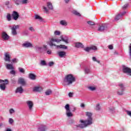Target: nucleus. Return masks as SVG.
<instances>
[{"mask_svg":"<svg viewBox=\"0 0 131 131\" xmlns=\"http://www.w3.org/2000/svg\"><path fill=\"white\" fill-rule=\"evenodd\" d=\"M110 112H112V113L114 112V111H115V108H114L113 107H110Z\"/></svg>","mask_w":131,"mask_h":131,"instance_id":"obj_44","label":"nucleus"},{"mask_svg":"<svg viewBox=\"0 0 131 131\" xmlns=\"http://www.w3.org/2000/svg\"><path fill=\"white\" fill-rule=\"evenodd\" d=\"M22 46L24 48H32V43L28 41H26L23 44Z\"/></svg>","mask_w":131,"mask_h":131,"instance_id":"obj_14","label":"nucleus"},{"mask_svg":"<svg viewBox=\"0 0 131 131\" xmlns=\"http://www.w3.org/2000/svg\"><path fill=\"white\" fill-rule=\"evenodd\" d=\"M16 74V72L14 70H12L10 71V74L15 75Z\"/></svg>","mask_w":131,"mask_h":131,"instance_id":"obj_53","label":"nucleus"},{"mask_svg":"<svg viewBox=\"0 0 131 131\" xmlns=\"http://www.w3.org/2000/svg\"><path fill=\"white\" fill-rule=\"evenodd\" d=\"M96 110L97 111H100V110H101V106H100L99 104H98L96 105Z\"/></svg>","mask_w":131,"mask_h":131,"instance_id":"obj_34","label":"nucleus"},{"mask_svg":"<svg viewBox=\"0 0 131 131\" xmlns=\"http://www.w3.org/2000/svg\"><path fill=\"white\" fill-rule=\"evenodd\" d=\"M2 38L4 40H8V39H9V36L7 33H6L5 32H3L2 34Z\"/></svg>","mask_w":131,"mask_h":131,"instance_id":"obj_16","label":"nucleus"},{"mask_svg":"<svg viewBox=\"0 0 131 131\" xmlns=\"http://www.w3.org/2000/svg\"><path fill=\"white\" fill-rule=\"evenodd\" d=\"M29 29L30 31H34V29L32 27H30Z\"/></svg>","mask_w":131,"mask_h":131,"instance_id":"obj_55","label":"nucleus"},{"mask_svg":"<svg viewBox=\"0 0 131 131\" xmlns=\"http://www.w3.org/2000/svg\"><path fill=\"white\" fill-rule=\"evenodd\" d=\"M3 123H0V126H3Z\"/></svg>","mask_w":131,"mask_h":131,"instance_id":"obj_63","label":"nucleus"},{"mask_svg":"<svg viewBox=\"0 0 131 131\" xmlns=\"http://www.w3.org/2000/svg\"><path fill=\"white\" fill-rule=\"evenodd\" d=\"M35 49L37 51H40L41 49V47H39L38 46H36L35 47Z\"/></svg>","mask_w":131,"mask_h":131,"instance_id":"obj_51","label":"nucleus"},{"mask_svg":"<svg viewBox=\"0 0 131 131\" xmlns=\"http://www.w3.org/2000/svg\"><path fill=\"white\" fill-rule=\"evenodd\" d=\"M107 29H108L107 25L102 24L98 28V31L100 32H103V31H105V30H107Z\"/></svg>","mask_w":131,"mask_h":131,"instance_id":"obj_10","label":"nucleus"},{"mask_svg":"<svg viewBox=\"0 0 131 131\" xmlns=\"http://www.w3.org/2000/svg\"><path fill=\"white\" fill-rule=\"evenodd\" d=\"M11 82L13 84H16V83L17 82V81H16V80H15V79L13 78V79H11Z\"/></svg>","mask_w":131,"mask_h":131,"instance_id":"obj_45","label":"nucleus"},{"mask_svg":"<svg viewBox=\"0 0 131 131\" xmlns=\"http://www.w3.org/2000/svg\"><path fill=\"white\" fill-rule=\"evenodd\" d=\"M80 107H81V108H84V107H85V105L83 103H81Z\"/></svg>","mask_w":131,"mask_h":131,"instance_id":"obj_57","label":"nucleus"},{"mask_svg":"<svg viewBox=\"0 0 131 131\" xmlns=\"http://www.w3.org/2000/svg\"><path fill=\"white\" fill-rule=\"evenodd\" d=\"M108 48L110 50H113V46L112 45H109Z\"/></svg>","mask_w":131,"mask_h":131,"instance_id":"obj_54","label":"nucleus"},{"mask_svg":"<svg viewBox=\"0 0 131 131\" xmlns=\"http://www.w3.org/2000/svg\"><path fill=\"white\" fill-rule=\"evenodd\" d=\"M60 37L61 39L52 38L48 42V44L49 45V46H50V47H56L57 49L59 48L60 49L67 50V49H68V47L65 45H60L59 46L56 45V44L54 43V42H57V43H58V42L62 41H62H64V42H66V43H69V42L68 41L69 40L68 39V37H67L66 38H64L63 37V36H61Z\"/></svg>","mask_w":131,"mask_h":131,"instance_id":"obj_1","label":"nucleus"},{"mask_svg":"<svg viewBox=\"0 0 131 131\" xmlns=\"http://www.w3.org/2000/svg\"><path fill=\"white\" fill-rule=\"evenodd\" d=\"M61 34V32L59 31H55L54 32V35H60Z\"/></svg>","mask_w":131,"mask_h":131,"instance_id":"obj_40","label":"nucleus"},{"mask_svg":"<svg viewBox=\"0 0 131 131\" xmlns=\"http://www.w3.org/2000/svg\"><path fill=\"white\" fill-rule=\"evenodd\" d=\"M126 112L127 113V115H128L131 117V111H126Z\"/></svg>","mask_w":131,"mask_h":131,"instance_id":"obj_47","label":"nucleus"},{"mask_svg":"<svg viewBox=\"0 0 131 131\" xmlns=\"http://www.w3.org/2000/svg\"><path fill=\"white\" fill-rule=\"evenodd\" d=\"M64 108L67 111L66 112L67 116H68V117H72V116H73V114H72V113L70 112V108L69 104H67L64 106Z\"/></svg>","mask_w":131,"mask_h":131,"instance_id":"obj_7","label":"nucleus"},{"mask_svg":"<svg viewBox=\"0 0 131 131\" xmlns=\"http://www.w3.org/2000/svg\"><path fill=\"white\" fill-rule=\"evenodd\" d=\"M29 78L32 80H35L36 79V76L32 73H30L29 75Z\"/></svg>","mask_w":131,"mask_h":131,"instance_id":"obj_20","label":"nucleus"},{"mask_svg":"<svg viewBox=\"0 0 131 131\" xmlns=\"http://www.w3.org/2000/svg\"><path fill=\"white\" fill-rule=\"evenodd\" d=\"M47 54H48V55H51L52 54V51L51 50L47 51Z\"/></svg>","mask_w":131,"mask_h":131,"instance_id":"obj_58","label":"nucleus"},{"mask_svg":"<svg viewBox=\"0 0 131 131\" xmlns=\"http://www.w3.org/2000/svg\"><path fill=\"white\" fill-rule=\"evenodd\" d=\"M44 49H45V51H47V50H48V46H44Z\"/></svg>","mask_w":131,"mask_h":131,"instance_id":"obj_59","label":"nucleus"},{"mask_svg":"<svg viewBox=\"0 0 131 131\" xmlns=\"http://www.w3.org/2000/svg\"><path fill=\"white\" fill-rule=\"evenodd\" d=\"M19 70V72H20V73H25V70H24V69L21 68H18Z\"/></svg>","mask_w":131,"mask_h":131,"instance_id":"obj_37","label":"nucleus"},{"mask_svg":"<svg viewBox=\"0 0 131 131\" xmlns=\"http://www.w3.org/2000/svg\"><path fill=\"white\" fill-rule=\"evenodd\" d=\"M58 54L60 58H65V57H66V52L64 51L59 52Z\"/></svg>","mask_w":131,"mask_h":131,"instance_id":"obj_19","label":"nucleus"},{"mask_svg":"<svg viewBox=\"0 0 131 131\" xmlns=\"http://www.w3.org/2000/svg\"><path fill=\"white\" fill-rule=\"evenodd\" d=\"M118 86L119 89L117 92V94L119 95V96H122V95H123V92L125 91V86H124V85L121 83H119Z\"/></svg>","mask_w":131,"mask_h":131,"instance_id":"obj_5","label":"nucleus"},{"mask_svg":"<svg viewBox=\"0 0 131 131\" xmlns=\"http://www.w3.org/2000/svg\"><path fill=\"white\" fill-rule=\"evenodd\" d=\"M86 116H88V119L86 120L83 121L82 120H80L81 124H79L77 125V127H80V128H83L84 127H86L88 125H91L93 123V113L87 112H86Z\"/></svg>","mask_w":131,"mask_h":131,"instance_id":"obj_2","label":"nucleus"},{"mask_svg":"<svg viewBox=\"0 0 131 131\" xmlns=\"http://www.w3.org/2000/svg\"><path fill=\"white\" fill-rule=\"evenodd\" d=\"M6 18L7 21H11V20H12V15H11V14L7 13V15L6 16Z\"/></svg>","mask_w":131,"mask_h":131,"instance_id":"obj_28","label":"nucleus"},{"mask_svg":"<svg viewBox=\"0 0 131 131\" xmlns=\"http://www.w3.org/2000/svg\"><path fill=\"white\" fill-rule=\"evenodd\" d=\"M122 70L123 73H125L127 74V75H129L131 76V69L127 67L125 65H122Z\"/></svg>","mask_w":131,"mask_h":131,"instance_id":"obj_6","label":"nucleus"},{"mask_svg":"<svg viewBox=\"0 0 131 131\" xmlns=\"http://www.w3.org/2000/svg\"><path fill=\"white\" fill-rule=\"evenodd\" d=\"M73 111H75V108H74Z\"/></svg>","mask_w":131,"mask_h":131,"instance_id":"obj_64","label":"nucleus"},{"mask_svg":"<svg viewBox=\"0 0 131 131\" xmlns=\"http://www.w3.org/2000/svg\"><path fill=\"white\" fill-rule=\"evenodd\" d=\"M75 77L73 76V75L69 74L67 75L63 79L64 85H69L72 84L73 82H75Z\"/></svg>","mask_w":131,"mask_h":131,"instance_id":"obj_3","label":"nucleus"},{"mask_svg":"<svg viewBox=\"0 0 131 131\" xmlns=\"http://www.w3.org/2000/svg\"><path fill=\"white\" fill-rule=\"evenodd\" d=\"M17 82L18 84H21V85H25V84H26V82L25 81V79L23 78H19L18 79Z\"/></svg>","mask_w":131,"mask_h":131,"instance_id":"obj_12","label":"nucleus"},{"mask_svg":"<svg viewBox=\"0 0 131 131\" xmlns=\"http://www.w3.org/2000/svg\"><path fill=\"white\" fill-rule=\"evenodd\" d=\"M120 18H122L121 15L120 14H119L118 15H117L115 18V21H118L120 19Z\"/></svg>","mask_w":131,"mask_h":131,"instance_id":"obj_32","label":"nucleus"},{"mask_svg":"<svg viewBox=\"0 0 131 131\" xmlns=\"http://www.w3.org/2000/svg\"><path fill=\"white\" fill-rule=\"evenodd\" d=\"M47 7L49 10H53V5L52 4V3L51 2H47Z\"/></svg>","mask_w":131,"mask_h":131,"instance_id":"obj_24","label":"nucleus"},{"mask_svg":"<svg viewBox=\"0 0 131 131\" xmlns=\"http://www.w3.org/2000/svg\"><path fill=\"white\" fill-rule=\"evenodd\" d=\"M9 123H10V124H13V123H14V120L12 118H9Z\"/></svg>","mask_w":131,"mask_h":131,"instance_id":"obj_41","label":"nucleus"},{"mask_svg":"<svg viewBox=\"0 0 131 131\" xmlns=\"http://www.w3.org/2000/svg\"><path fill=\"white\" fill-rule=\"evenodd\" d=\"M12 62L13 63H17V62H18V60L17 58H14L12 59Z\"/></svg>","mask_w":131,"mask_h":131,"instance_id":"obj_50","label":"nucleus"},{"mask_svg":"<svg viewBox=\"0 0 131 131\" xmlns=\"http://www.w3.org/2000/svg\"><path fill=\"white\" fill-rule=\"evenodd\" d=\"M43 10H45L46 13H48V12H49V10L48 9V8H47V7H43Z\"/></svg>","mask_w":131,"mask_h":131,"instance_id":"obj_52","label":"nucleus"},{"mask_svg":"<svg viewBox=\"0 0 131 131\" xmlns=\"http://www.w3.org/2000/svg\"><path fill=\"white\" fill-rule=\"evenodd\" d=\"M6 131H12V129H10V128H7Z\"/></svg>","mask_w":131,"mask_h":131,"instance_id":"obj_62","label":"nucleus"},{"mask_svg":"<svg viewBox=\"0 0 131 131\" xmlns=\"http://www.w3.org/2000/svg\"><path fill=\"white\" fill-rule=\"evenodd\" d=\"M26 103L28 106L29 110H32V108L33 107V102L30 100H29L27 101Z\"/></svg>","mask_w":131,"mask_h":131,"instance_id":"obj_15","label":"nucleus"},{"mask_svg":"<svg viewBox=\"0 0 131 131\" xmlns=\"http://www.w3.org/2000/svg\"><path fill=\"white\" fill-rule=\"evenodd\" d=\"M28 2V0H21V4L25 5V4H27Z\"/></svg>","mask_w":131,"mask_h":131,"instance_id":"obj_42","label":"nucleus"},{"mask_svg":"<svg viewBox=\"0 0 131 131\" xmlns=\"http://www.w3.org/2000/svg\"><path fill=\"white\" fill-rule=\"evenodd\" d=\"M87 23H88V24H89V25H91V26H92L93 25H95V23H94V21H92L91 20L87 21Z\"/></svg>","mask_w":131,"mask_h":131,"instance_id":"obj_36","label":"nucleus"},{"mask_svg":"<svg viewBox=\"0 0 131 131\" xmlns=\"http://www.w3.org/2000/svg\"><path fill=\"white\" fill-rule=\"evenodd\" d=\"M11 17H12L13 20H17L18 19H19V17H20V15H19V13L15 11H13L11 14Z\"/></svg>","mask_w":131,"mask_h":131,"instance_id":"obj_9","label":"nucleus"},{"mask_svg":"<svg viewBox=\"0 0 131 131\" xmlns=\"http://www.w3.org/2000/svg\"><path fill=\"white\" fill-rule=\"evenodd\" d=\"M92 60L93 61H94V62H97V63H98L99 64H100V60H97V58H96V57L94 56L92 57Z\"/></svg>","mask_w":131,"mask_h":131,"instance_id":"obj_35","label":"nucleus"},{"mask_svg":"<svg viewBox=\"0 0 131 131\" xmlns=\"http://www.w3.org/2000/svg\"><path fill=\"white\" fill-rule=\"evenodd\" d=\"M42 91V88L40 86H35L33 88V91L35 92H39Z\"/></svg>","mask_w":131,"mask_h":131,"instance_id":"obj_18","label":"nucleus"},{"mask_svg":"<svg viewBox=\"0 0 131 131\" xmlns=\"http://www.w3.org/2000/svg\"><path fill=\"white\" fill-rule=\"evenodd\" d=\"M69 97L70 98H72V97H73V93L70 92L69 93Z\"/></svg>","mask_w":131,"mask_h":131,"instance_id":"obj_49","label":"nucleus"},{"mask_svg":"<svg viewBox=\"0 0 131 131\" xmlns=\"http://www.w3.org/2000/svg\"><path fill=\"white\" fill-rule=\"evenodd\" d=\"M65 3H66V4H68V3L69 2V0H64Z\"/></svg>","mask_w":131,"mask_h":131,"instance_id":"obj_61","label":"nucleus"},{"mask_svg":"<svg viewBox=\"0 0 131 131\" xmlns=\"http://www.w3.org/2000/svg\"><path fill=\"white\" fill-rule=\"evenodd\" d=\"M92 50H97V47L95 46H93L90 47H86L84 49V51L85 52H90V51H92Z\"/></svg>","mask_w":131,"mask_h":131,"instance_id":"obj_11","label":"nucleus"},{"mask_svg":"<svg viewBox=\"0 0 131 131\" xmlns=\"http://www.w3.org/2000/svg\"><path fill=\"white\" fill-rule=\"evenodd\" d=\"M59 23L62 26H67V21L65 20H60Z\"/></svg>","mask_w":131,"mask_h":131,"instance_id":"obj_23","label":"nucleus"},{"mask_svg":"<svg viewBox=\"0 0 131 131\" xmlns=\"http://www.w3.org/2000/svg\"><path fill=\"white\" fill-rule=\"evenodd\" d=\"M6 68L7 69H8L9 70H14V67H13V64H6Z\"/></svg>","mask_w":131,"mask_h":131,"instance_id":"obj_21","label":"nucleus"},{"mask_svg":"<svg viewBox=\"0 0 131 131\" xmlns=\"http://www.w3.org/2000/svg\"><path fill=\"white\" fill-rule=\"evenodd\" d=\"M127 8H128V4L124 5L123 6L122 9H123V10H126L127 9Z\"/></svg>","mask_w":131,"mask_h":131,"instance_id":"obj_39","label":"nucleus"},{"mask_svg":"<svg viewBox=\"0 0 131 131\" xmlns=\"http://www.w3.org/2000/svg\"><path fill=\"white\" fill-rule=\"evenodd\" d=\"M35 19L36 20H39V21H42V17H40L39 15L36 14L35 15Z\"/></svg>","mask_w":131,"mask_h":131,"instance_id":"obj_26","label":"nucleus"},{"mask_svg":"<svg viewBox=\"0 0 131 131\" xmlns=\"http://www.w3.org/2000/svg\"><path fill=\"white\" fill-rule=\"evenodd\" d=\"M9 113H10V114H13V113H15V111L14 110V109L11 108L9 110Z\"/></svg>","mask_w":131,"mask_h":131,"instance_id":"obj_46","label":"nucleus"},{"mask_svg":"<svg viewBox=\"0 0 131 131\" xmlns=\"http://www.w3.org/2000/svg\"><path fill=\"white\" fill-rule=\"evenodd\" d=\"M20 26L17 25H14L11 28V33L12 35H17V31L16 29H19Z\"/></svg>","mask_w":131,"mask_h":131,"instance_id":"obj_8","label":"nucleus"},{"mask_svg":"<svg viewBox=\"0 0 131 131\" xmlns=\"http://www.w3.org/2000/svg\"><path fill=\"white\" fill-rule=\"evenodd\" d=\"M7 84H9V80L8 79H0V90L2 91H6Z\"/></svg>","mask_w":131,"mask_h":131,"instance_id":"obj_4","label":"nucleus"},{"mask_svg":"<svg viewBox=\"0 0 131 131\" xmlns=\"http://www.w3.org/2000/svg\"><path fill=\"white\" fill-rule=\"evenodd\" d=\"M84 72L85 74H89V73H91V68H85Z\"/></svg>","mask_w":131,"mask_h":131,"instance_id":"obj_25","label":"nucleus"},{"mask_svg":"<svg viewBox=\"0 0 131 131\" xmlns=\"http://www.w3.org/2000/svg\"><path fill=\"white\" fill-rule=\"evenodd\" d=\"M13 2L15 3L16 6H19V5L21 4V0H13Z\"/></svg>","mask_w":131,"mask_h":131,"instance_id":"obj_30","label":"nucleus"},{"mask_svg":"<svg viewBox=\"0 0 131 131\" xmlns=\"http://www.w3.org/2000/svg\"><path fill=\"white\" fill-rule=\"evenodd\" d=\"M125 14H126V12L124 11L122 13H121L120 15H121V17H122V16H123V15H125Z\"/></svg>","mask_w":131,"mask_h":131,"instance_id":"obj_56","label":"nucleus"},{"mask_svg":"<svg viewBox=\"0 0 131 131\" xmlns=\"http://www.w3.org/2000/svg\"><path fill=\"white\" fill-rule=\"evenodd\" d=\"M88 89L89 90H90V91H96V87H94V86H89L88 88Z\"/></svg>","mask_w":131,"mask_h":131,"instance_id":"obj_38","label":"nucleus"},{"mask_svg":"<svg viewBox=\"0 0 131 131\" xmlns=\"http://www.w3.org/2000/svg\"><path fill=\"white\" fill-rule=\"evenodd\" d=\"M75 47L76 48H83V45H82V43L81 42H76L75 43Z\"/></svg>","mask_w":131,"mask_h":131,"instance_id":"obj_22","label":"nucleus"},{"mask_svg":"<svg viewBox=\"0 0 131 131\" xmlns=\"http://www.w3.org/2000/svg\"><path fill=\"white\" fill-rule=\"evenodd\" d=\"M46 126H43L38 128V131H46Z\"/></svg>","mask_w":131,"mask_h":131,"instance_id":"obj_29","label":"nucleus"},{"mask_svg":"<svg viewBox=\"0 0 131 131\" xmlns=\"http://www.w3.org/2000/svg\"><path fill=\"white\" fill-rule=\"evenodd\" d=\"M54 64H55V63H54V62L51 61L49 63V66H50V67H52V66H53V65H54Z\"/></svg>","mask_w":131,"mask_h":131,"instance_id":"obj_48","label":"nucleus"},{"mask_svg":"<svg viewBox=\"0 0 131 131\" xmlns=\"http://www.w3.org/2000/svg\"><path fill=\"white\" fill-rule=\"evenodd\" d=\"M45 95L46 96H50V95H52V90H51V89L47 90L45 92Z\"/></svg>","mask_w":131,"mask_h":131,"instance_id":"obj_27","label":"nucleus"},{"mask_svg":"<svg viewBox=\"0 0 131 131\" xmlns=\"http://www.w3.org/2000/svg\"><path fill=\"white\" fill-rule=\"evenodd\" d=\"M73 14H74V15H75V16H78L79 17H80V16H81V15H80V13L76 11H74L73 12Z\"/></svg>","mask_w":131,"mask_h":131,"instance_id":"obj_33","label":"nucleus"},{"mask_svg":"<svg viewBox=\"0 0 131 131\" xmlns=\"http://www.w3.org/2000/svg\"><path fill=\"white\" fill-rule=\"evenodd\" d=\"M5 58H4L5 61L6 62H10L11 61V57H10V54L9 52H6L5 54Z\"/></svg>","mask_w":131,"mask_h":131,"instance_id":"obj_13","label":"nucleus"},{"mask_svg":"<svg viewBox=\"0 0 131 131\" xmlns=\"http://www.w3.org/2000/svg\"><path fill=\"white\" fill-rule=\"evenodd\" d=\"M40 65L41 66H47V62L45 60H41Z\"/></svg>","mask_w":131,"mask_h":131,"instance_id":"obj_31","label":"nucleus"},{"mask_svg":"<svg viewBox=\"0 0 131 131\" xmlns=\"http://www.w3.org/2000/svg\"><path fill=\"white\" fill-rule=\"evenodd\" d=\"M24 90H23V88L22 86H19L16 88L15 90V94H22Z\"/></svg>","mask_w":131,"mask_h":131,"instance_id":"obj_17","label":"nucleus"},{"mask_svg":"<svg viewBox=\"0 0 131 131\" xmlns=\"http://www.w3.org/2000/svg\"><path fill=\"white\" fill-rule=\"evenodd\" d=\"M10 4V2H9V1H7L6 3H5V5H6L7 6H8V5H9Z\"/></svg>","mask_w":131,"mask_h":131,"instance_id":"obj_60","label":"nucleus"},{"mask_svg":"<svg viewBox=\"0 0 131 131\" xmlns=\"http://www.w3.org/2000/svg\"><path fill=\"white\" fill-rule=\"evenodd\" d=\"M23 34V35H28V34H29V32H28V31H25Z\"/></svg>","mask_w":131,"mask_h":131,"instance_id":"obj_43","label":"nucleus"}]
</instances>
